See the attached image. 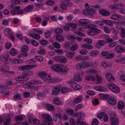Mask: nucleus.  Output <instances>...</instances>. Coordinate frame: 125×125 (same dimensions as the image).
<instances>
[{
  "mask_svg": "<svg viewBox=\"0 0 125 125\" xmlns=\"http://www.w3.org/2000/svg\"><path fill=\"white\" fill-rule=\"evenodd\" d=\"M116 45V42H111L108 45L110 47H113L115 46Z\"/></svg>",
  "mask_w": 125,
  "mask_h": 125,
  "instance_id": "nucleus-50",
  "label": "nucleus"
},
{
  "mask_svg": "<svg viewBox=\"0 0 125 125\" xmlns=\"http://www.w3.org/2000/svg\"><path fill=\"white\" fill-rule=\"evenodd\" d=\"M28 46L27 45H24L22 46L21 51L22 52H27L28 50Z\"/></svg>",
  "mask_w": 125,
  "mask_h": 125,
  "instance_id": "nucleus-37",
  "label": "nucleus"
},
{
  "mask_svg": "<svg viewBox=\"0 0 125 125\" xmlns=\"http://www.w3.org/2000/svg\"><path fill=\"white\" fill-rule=\"evenodd\" d=\"M27 86L29 88L35 91H36L39 89V86H32L30 84H27Z\"/></svg>",
  "mask_w": 125,
  "mask_h": 125,
  "instance_id": "nucleus-21",
  "label": "nucleus"
},
{
  "mask_svg": "<svg viewBox=\"0 0 125 125\" xmlns=\"http://www.w3.org/2000/svg\"><path fill=\"white\" fill-rule=\"evenodd\" d=\"M114 55V54L113 53L111 54H108L106 55V58L107 59H109L113 57Z\"/></svg>",
  "mask_w": 125,
  "mask_h": 125,
  "instance_id": "nucleus-59",
  "label": "nucleus"
},
{
  "mask_svg": "<svg viewBox=\"0 0 125 125\" xmlns=\"http://www.w3.org/2000/svg\"><path fill=\"white\" fill-rule=\"evenodd\" d=\"M61 57V56H57L54 57V59L55 61L56 62H60Z\"/></svg>",
  "mask_w": 125,
  "mask_h": 125,
  "instance_id": "nucleus-41",
  "label": "nucleus"
},
{
  "mask_svg": "<svg viewBox=\"0 0 125 125\" xmlns=\"http://www.w3.org/2000/svg\"><path fill=\"white\" fill-rule=\"evenodd\" d=\"M82 63V66L83 67V69L88 67L89 66V63L86 62H83Z\"/></svg>",
  "mask_w": 125,
  "mask_h": 125,
  "instance_id": "nucleus-32",
  "label": "nucleus"
},
{
  "mask_svg": "<svg viewBox=\"0 0 125 125\" xmlns=\"http://www.w3.org/2000/svg\"><path fill=\"white\" fill-rule=\"evenodd\" d=\"M123 5V4L121 5L120 4H117L116 5H111L109 6V7L111 9H117L121 8V6Z\"/></svg>",
  "mask_w": 125,
  "mask_h": 125,
  "instance_id": "nucleus-15",
  "label": "nucleus"
},
{
  "mask_svg": "<svg viewBox=\"0 0 125 125\" xmlns=\"http://www.w3.org/2000/svg\"><path fill=\"white\" fill-rule=\"evenodd\" d=\"M61 65L59 64L52 65L51 66V69L53 70L58 72H59Z\"/></svg>",
  "mask_w": 125,
  "mask_h": 125,
  "instance_id": "nucleus-8",
  "label": "nucleus"
},
{
  "mask_svg": "<svg viewBox=\"0 0 125 125\" xmlns=\"http://www.w3.org/2000/svg\"><path fill=\"white\" fill-rule=\"evenodd\" d=\"M35 58L39 62L42 61L43 60V58L42 57L40 56H36Z\"/></svg>",
  "mask_w": 125,
  "mask_h": 125,
  "instance_id": "nucleus-46",
  "label": "nucleus"
},
{
  "mask_svg": "<svg viewBox=\"0 0 125 125\" xmlns=\"http://www.w3.org/2000/svg\"><path fill=\"white\" fill-rule=\"evenodd\" d=\"M60 91L59 87L56 86L53 88L52 91V94L56 95L58 94Z\"/></svg>",
  "mask_w": 125,
  "mask_h": 125,
  "instance_id": "nucleus-11",
  "label": "nucleus"
},
{
  "mask_svg": "<svg viewBox=\"0 0 125 125\" xmlns=\"http://www.w3.org/2000/svg\"><path fill=\"white\" fill-rule=\"evenodd\" d=\"M77 49V46L75 44H74L70 48V50L72 51H74L76 50Z\"/></svg>",
  "mask_w": 125,
  "mask_h": 125,
  "instance_id": "nucleus-44",
  "label": "nucleus"
},
{
  "mask_svg": "<svg viewBox=\"0 0 125 125\" xmlns=\"http://www.w3.org/2000/svg\"><path fill=\"white\" fill-rule=\"evenodd\" d=\"M11 118L9 117H5L3 120L4 125H9Z\"/></svg>",
  "mask_w": 125,
  "mask_h": 125,
  "instance_id": "nucleus-13",
  "label": "nucleus"
},
{
  "mask_svg": "<svg viewBox=\"0 0 125 125\" xmlns=\"http://www.w3.org/2000/svg\"><path fill=\"white\" fill-rule=\"evenodd\" d=\"M82 97L81 96L78 97L74 101V103L75 104H78L81 102Z\"/></svg>",
  "mask_w": 125,
  "mask_h": 125,
  "instance_id": "nucleus-28",
  "label": "nucleus"
},
{
  "mask_svg": "<svg viewBox=\"0 0 125 125\" xmlns=\"http://www.w3.org/2000/svg\"><path fill=\"white\" fill-rule=\"evenodd\" d=\"M53 45L57 49H59L60 48V45L58 42L54 43H53Z\"/></svg>",
  "mask_w": 125,
  "mask_h": 125,
  "instance_id": "nucleus-58",
  "label": "nucleus"
},
{
  "mask_svg": "<svg viewBox=\"0 0 125 125\" xmlns=\"http://www.w3.org/2000/svg\"><path fill=\"white\" fill-rule=\"evenodd\" d=\"M110 120L111 121V125H118V122L117 119L114 115H111Z\"/></svg>",
  "mask_w": 125,
  "mask_h": 125,
  "instance_id": "nucleus-7",
  "label": "nucleus"
},
{
  "mask_svg": "<svg viewBox=\"0 0 125 125\" xmlns=\"http://www.w3.org/2000/svg\"><path fill=\"white\" fill-rule=\"evenodd\" d=\"M82 46L83 48L89 50L92 49L93 48L91 45L87 44H82Z\"/></svg>",
  "mask_w": 125,
  "mask_h": 125,
  "instance_id": "nucleus-20",
  "label": "nucleus"
},
{
  "mask_svg": "<svg viewBox=\"0 0 125 125\" xmlns=\"http://www.w3.org/2000/svg\"><path fill=\"white\" fill-rule=\"evenodd\" d=\"M62 29L61 28L59 29L57 28L55 31V32L56 34V35H59L60 34L62 33Z\"/></svg>",
  "mask_w": 125,
  "mask_h": 125,
  "instance_id": "nucleus-31",
  "label": "nucleus"
},
{
  "mask_svg": "<svg viewBox=\"0 0 125 125\" xmlns=\"http://www.w3.org/2000/svg\"><path fill=\"white\" fill-rule=\"evenodd\" d=\"M40 44L42 45H45L47 43V41L45 40H42L40 41Z\"/></svg>",
  "mask_w": 125,
  "mask_h": 125,
  "instance_id": "nucleus-49",
  "label": "nucleus"
},
{
  "mask_svg": "<svg viewBox=\"0 0 125 125\" xmlns=\"http://www.w3.org/2000/svg\"><path fill=\"white\" fill-rule=\"evenodd\" d=\"M56 38L57 40L60 42H62L64 40L63 37L60 35H56Z\"/></svg>",
  "mask_w": 125,
  "mask_h": 125,
  "instance_id": "nucleus-25",
  "label": "nucleus"
},
{
  "mask_svg": "<svg viewBox=\"0 0 125 125\" xmlns=\"http://www.w3.org/2000/svg\"><path fill=\"white\" fill-rule=\"evenodd\" d=\"M85 116V115L82 112L80 113V116L77 118V120H81L82 119H83Z\"/></svg>",
  "mask_w": 125,
  "mask_h": 125,
  "instance_id": "nucleus-53",
  "label": "nucleus"
},
{
  "mask_svg": "<svg viewBox=\"0 0 125 125\" xmlns=\"http://www.w3.org/2000/svg\"><path fill=\"white\" fill-rule=\"evenodd\" d=\"M42 116L45 120L43 121V124L41 125H51L53 124V122L51 116L48 114H42Z\"/></svg>",
  "mask_w": 125,
  "mask_h": 125,
  "instance_id": "nucleus-1",
  "label": "nucleus"
},
{
  "mask_svg": "<svg viewBox=\"0 0 125 125\" xmlns=\"http://www.w3.org/2000/svg\"><path fill=\"white\" fill-rule=\"evenodd\" d=\"M46 108L48 111H51L54 109L53 106L52 105L49 104H46L45 106Z\"/></svg>",
  "mask_w": 125,
  "mask_h": 125,
  "instance_id": "nucleus-26",
  "label": "nucleus"
},
{
  "mask_svg": "<svg viewBox=\"0 0 125 125\" xmlns=\"http://www.w3.org/2000/svg\"><path fill=\"white\" fill-rule=\"evenodd\" d=\"M53 102L54 104L57 105L60 104L61 103L58 98L54 99L53 101Z\"/></svg>",
  "mask_w": 125,
  "mask_h": 125,
  "instance_id": "nucleus-36",
  "label": "nucleus"
},
{
  "mask_svg": "<svg viewBox=\"0 0 125 125\" xmlns=\"http://www.w3.org/2000/svg\"><path fill=\"white\" fill-rule=\"evenodd\" d=\"M88 21V20H87L82 19L80 20L79 22L82 25H86L89 22Z\"/></svg>",
  "mask_w": 125,
  "mask_h": 125,
  "instance_id": "nucleus-27",
  "label": "nucleus"
},
{
  "mask_svg": "<svg viewBox=\"0 0 125 125\" xmlns=\"http://www.w3.org/2000/svg\"><path fill=\"white\" fill-rule=\"evenodd\" d=\"M93 104L94 105L98 104L99 103V102L98 100L97 99H94L93 102Z\"/></svg>",
  "mask_w": 125,
  "mask_h": 125,
  "instance_id": "nucleus-62",
  "label": "nucleus"
},
{
  "mask_svg": "<svg viewBox=\"0 0 125 125\" xmlns=\"http://www.w3.org/2000/svg\"><path fill=\"white\" fill-rule=\"evenodd\" d=\"M100 13L102 16H108L110 14V12L107 10L104 9H100L99 10Z\"/></svg>",
  "mask_w": 125,
  "mask_h": 125,
  "instance_id": "nucleus-9",
  "label": "nucleus"
},
{
  "mask_svg": "<svg viewBox=\"0 0 125 125\" xmlns=\"http://www.w3.org/2000/svg\"><path fill=\"white\" fill-rule=\"evenodd\" d=\"M84 41L89 44L91 43L92 42V40L89 38H85L84 39Z\"/></svg>",
  "mask_w": 125,
  "mask_h": 125,
  "instance_id": "nucleus-57",
  "label": "nucleus"
},
{
  "mask_svg": "<svg viewBox=\"0 0 125 125\" xmlns=\"http://www.w3.org/2000/svg\"><path fill=\"white\" fill-rule=\"evenodd\" d=\"M31 37L34 39L38 40L40 38V36L39 34H35L31 36Z\"/></svg>",
  "mask_w": 125,
  "mask_h": 125,
  "instance_id": "nucleus-38",
  "label": "nucleus"
},
{
  "mask_svg": "<svg viewBox=\"0 0 125 125\" xmlns=\"http://www.w3.org/2000/svg\"><path fill=\"white\" fill-rule=\"evenodd\" d=\"M81 78V77L78 76H75L74 78V80H74H74L78 81H80L82 79Z\"/></svg>",
  "mask_w": 125,
  "mask_h": 125,
  "instance_id": "nucleus-55",
  "label": "nucleus"
},
{
  "mask_svg": "<svg viewBox=\"0 0 125 125\" xmlns=\"http://www.w3.org/2000/svg\"><path fill=\"white\" fill-rule=\"evenodd\" d=\"M15 121H22L23 120V118L20 115H19L17 116H16L15 117Z\"/></svg>",
  "mask_w": 125,
  "mask_h": 125,
  "instance_id": "nucleus-40",
  "label": "nucleus"
},
{
  "mask_svg": "<svg viewBox=\"0 0 125 125\" xmlns=\"http://www.w3.org/2000/svg\"><path fill=\"white\" fill-rule=\"evenodd\" d=\"M83 67L82 63H79L77 64L76 65V69L78 70H80L82 69Z\"/></svg>",
  "mask_w": 125,
  "mask_h": 125,
  "instance_id": "nucleus-43",
  "label": "nucleus"
},
{
  "mask_svg": "<svg viewBox=\"0 0 125 125\" xmlns=\"http://www.w3.org/2000/svg\"><path fill=\"white\" fill-rule=\"evenodd\" d=\"M40 76L45 81H49L53 82L56 81V80L54 79H52L45 72H42L40 74Z\"/></svg>",
  "mask_w": 125,
  "mask_h": 125,
  "instance_id": "nucleus-2",
  "label": "nucleus"
},
{
  "mask_svg": "<svg viewBox=\"0 0 125 125\" xmlns=\"http://www.w3.org/2000/svg\"><path fill=\"white\" fill-rule=\"evenodd\" d=\"M124 103L122 101H120L118 103L117 107L120 110H122L124 108Z\"/></svg>",
  "mask_w": 125,
  "mask_h": 125,
  "instance_id": "nucleus-18",
  "label": "nucleus"
},
{
  "mask_svg": "<svg viewBox=\"0 0 125 125\" xmlns=\"http://www.w3.org/2000/svg\"><path fill=\"white\" fill-rule=\"evenodd\" d=\"M13 98L14 99H15L16 100L17 99H21V95L20 94H16L14 96Z\"/></svg>",
  "mask_w": 125,
  "mask_h": 125,
  "instance_id": "nucleus-60",
  "label": "nucleus"
},
{
  "mask_svg": "<svg viewBox=\"0 0 125 125\" xmlns=\"http://www.w3.org/2000/svg\"><path fill=\"white\" fill-rule=\"evenodd\" d=\"M68 83L69 84L71 85V86L75 90H79L81 89V87L80 85H79L77 83H74V80L69 81Z\"/></svg>",
  "mask_w": 125,
  "mask_h": 125,
  "instance_id": "nucleus-6",
  "label": "nucleus"
},
{
  "mask_svg": "<svg viewBox=\"0 0 125 125\" xmlns=\"http://www.w3.org/2000/svg\"><path fill=\"white\" fill-rule=\"evenodd\" d=\"M94 8V7L93 6H89L86 8L85 10L83 11V13L85 15L88 14L93 15L96 12Z\"/></svg>",
  "mask_w": 125,
  "mask_h": 125,
  "instance_id": "nucleus-3",
  "label": "nucleus"
},
{
  "mask_svg": "<svg viewBox=\"0 0 125 125\" xmlns=\"http://www.w3.org/2000/svg\"><path fill=\"white\" fill-rule=\"evenodd\" d=\"M98 54L99 52L98 51L94 50L90 53L89 55L90 56H95Z\"/></svg>",
  "mask_w": 125,
  "mask_h": 125,
  "instance_id": "nucleus-33",
  "label": "nucleus"
},
{
  "mask_svg": "<svg viewBox=\"0 0 125 125\" xmlns=\"http://www.w3.org/2000/svg\"><path fill=\"white\" fill-rule=\"evenodd\" d=\"M102 22L105 24H107L111 26L113 25V22L111 20H103L102 21Z\"/></svg>",
  "mask_w": 125,
  "mask_h": 125,
  "instance_id": "nucleus-22",
  "label": "nucleus"
},
{
  "mask_svg": "<svg viewBox=\"0 0 125 125\" xmlns=\"http://www.w3.org/2000/svg\"><path fill=\"white\" fill-rule=\"evenodd\" d=\"M11 46V44L9 42H7L5 44V46L6 48L9 49Z\"/></svg>",
  "mask_w": 125,
  "mask_h": 125,
  "instance_id": "nucleus-64",
  "label": "nucleus"
},
{
  "mask_svg": "<svg viewBox=\"0 0 125 125\" xmlns=\"http://www.w3.org/2000/svg\"><path fill=\"white\" fill-rule=\"evenodd\" d=\"M66 111L70 115H73V112L72 109H68L66 110Z\"/></svg>",
  "mask_w": 125,
  "mask_h": 125,
  "instance_id": "nucleus-45",
  "label": "nucleus"
},
{
  "mask_svg": "<svg viewBox=\"0 0 125 125\" xmlns=\"http://www.w3.org/2000/svg\"><path fill=\"white\" fill-rule=\"evenodd\" d=\"M67 59L64 57L61 56L60 62L61 63H66L67 62Z\"/></svg>",
  "mask_w": 125,
  "mask_h": 125,
  "instance_id": "nucleus-48",
  "label": "nucleus"
},
{
  "mask_svg": "<svg viewBox=\"0 0 125 125\" xmlns=\"http://www.w3.org/2000/svg\"><path fill=\"white\" fill-rule=\"evenodd\" d=\"M98 43L99 45L101 46H103L104 45L105 43V42L102 40L98 41Z\"/></svg>",
  "mask_w": 125,
  "mask_h": 125,
  "instance_id": "nucleus-51",
  "label": "nucleus"
},
{
  "mask_svg": "<svg viewBox=\"0 0 125 125\" xmlns=\"http://www.w3.org/2000/svg\"><path fill=\"white\" fill-rule=\"evenodd\" d=\"M85 79L87 81L92 80V81H94L95 80V78L93 76H86L85 77Z\"/></svg>",
  "mask_w": 125,
  "mask_h": 125,
  "instance_id": "nucleus-34",
  "label": "nucleus"
},
{
  "mask_svg": "<svg viewBox=\"0 0 125 125\" xmlns=\"http://www.w3.org/2000/svg\"><path fill=\"white\" fill-rule=\"evenodd\" d=\"M10 56L9 54H6L3 56L0 57L1 61L4 62L8 63L10 61L11 58L9 57Z\"/></svg>",
  "mask_w": 125,
  "mask_h": 125,
  "instance_id": "nucleus-5",
  "label": "nucleus"
},
{
  "mask_svg": "<svg viewBox=\"0 0 125 125\" xmlns=\"http://www.w3.org/2000/svg\"><path fill=\"white\" fill-rule=\"evenodd\" d=\"M83 107L82 104H80L77 105L75 109V111L78 110L79 109Z\"/></svg>",
  "mask_w": 125,
  "mask_h": 125,
  "instance_id": "nucleus-61",
  "label": "nucleus"
},
{
  "mask_svg": "<svg viewBox=\"0 0 125 125\" xmlns=\"http://www.w3.org/2000/svg\"><path fill=\"white\" fill-rule=\"evenodd\" d=\"M46 4L48 5L52 6V5H54L55 3L53 1L49 0L47 1Z\"/></svg>",
  "mask_w": 125,
  "mask_h": 125,
  "instance_id": "nucleus-42",
  "label": "nucleus"
},
{
  "mask_svg": "<svg viewBox=\"0 0 125 125\" xmlns=\"http://www.w3.org/2000/svg\"><path fill=\"white\" fill-rule=\"evenodd\" d=\"M23 95L25 97L27 98L30 96V94L29 92H25L23 93Z\"/></svg>",
  "mask_w": 125,
  "mask_h": 125,
  "instance_id": "nucleus-54",
  "label": "nucleus"
},
{
  "mask_svg": "<svg viewBox=\"0 0 125 125\" xmlns=\"http://www.w3.org/2000/svg\"><path fill=\"white\" fill-rule=\"evenodd\" d=\"M30 67L29 65H25L22 66L21 67V69L23 70H29V68Z\"/></svg>",
  "mask_w": 125,
  "mask_h": 125,
  "instance_id": "nucleus-52",
  "label": "nucleus"
},
{
  "mask_svg": "<svg viewBox=\"0 0 125 125\" xmlns=\"http://www.w3.org/2000/svg\"><path fill=\"white\" fill-rule=\"evenodd\" d=\"M94 89L100 92H104L105 91V89L102 87L98 86H95L94 87Z\"/></svg>",
  "mask_w": 125,
  "mask_h": 125,
  "instance_id": "nucleus-29",
  "label": "nucleus"
},
{
  "mask_svg": "<svg viewBox=\"0 0 125 125\" xmlns=\"http://www.w3.org/2000/svg\"><path fill=\"white\" fill-rule=\"evenodd\" d=\"M107 86L114 93H118L120 91V88L113 83L108 84Z\"/></svg>",
  "mask_w": 125,
  "mask_h": 125,
  "instance_id": "nucleus-4",
  "label": "nucleus"
},
{
  "mask_svg": "<svg viewBox=\"0 0 125 125\" xmlns=\"http://www.w3.org/2000/svg\"><path fill=\"white\" fill-rule=\"evenodd\" d=\"M106 76L107 79L109 81H112L115 79L112 75L109 73H107Z\"/></svg>",
  "mask_w": 125,
  "mask_h": 125,
  "instance_id": "nucleus-12",
  "label": "nucleus"
},
{
  "mask_svg": "<svg viewBox=\"0 0 125 125\" xmlns=\"http://www.w3.org/2000/svg\"><path fill=\"white\" fill-rule=\"evenodd\" d=\"M122 18V17L121 16L117 14H113L111 17V19L117 20H120Z\"/></svg>",
  "mask_w": 125,
  "mask_h": 125,
  "instance_id": "nucleus-14",
  "label": "nucleus"
},
{
  "mask_svg": "<svg viewBox=\"0 0 125 125\" xmlns=\"http://www.w3.org/2000/svg\"><path fill=\"white\" fill-rule=\"evenodd\" d=\"M108 103L110 104L114 105L116 104V102L115 99L114 98H111L108 100Z\"/></svg>",
  "mask_w": 125,
  "mask_h": 125,
  "instance_id": "nucleus-16",
  "label": "nucleus"
},
{
  "mask_svg": "<svg viewBox=\"0 0 125 125\" xmlns=\"http://www.w3.org/2000/svg\"><path fill=\"white\" fill-rule=\"evenodd\" d=\"M115 51L118 52H122L124 51V49L123 47L120 46L118 45L116 46L115 48Z\"/></svg>",
  "mask_w": 125,
  "mask_h": 125,
  "instance_id": "nucleus-10",
  "label": "nucleus"
},
{
  "mask_svg": "<svg viewBox=\"0 0 125 125\" xmlns=\"http://www.w3.org/2000/svg\"><path fill=\"white\" fill-rule=\"evenodd\" d=\"M31 43L34 46L36 47L37 46H38V43L35 40L32 39H31Z\"/></svg>",
  "mask_w": 125,
  "mask_h": 125,
  "instance_id": "nucleus-39",
  "label": "nucleus"
},
{
  "mask_svg": "<svg viewBox=\"0 0 125 125\" xmlns=\"http://www.w3.org/2000/svg\"><path fill=\"white\" fill-rule=\"evenodd\" d=\"M34 8V6L33 5H31L28 6L25 8L24 9L25 11L27 12H30Z\"/></svg>",
  "mask_w": 125,
  "mask_h": 125,
  "instance_id": "nucleus-17",
  "label": "nucleus"
},
{
  "mask_svg": "<svg viewBox=\"0 0 125 125\" xmlns=\"http://www.w3.org/2000/svg\"><path fill=\"white\" fill-rule=\"evenodd\" d=\"M70 27L75 28L77 27V25L74 23H68L67 24Z\"/></svg>",
  "mask_w": 125,
  "mask_h": 125,
  "instance_id": "nucleus-47",
  "label": "nucleus"
},
{
  "mask_svg": "<svg viewBox=\"0 0 125 125\" xmlns=\"http://www.w3.org/2000/svg\"><path fill=\"white\" fill-rule=\"evenodd\" d=\"M81 120H77L76 121L77 125H88L84 122L81 121Z\"/></svg>",
  "mask_w": 125,
  "mask_h": 125,
  "instance_id": "nucleus-30",
  "label": "nucleus"
},
{
  "mask_svg": "<svg viewBox=\"0 0 125 125\" xmlns=\"http://www.w3.org/2000/svg\"><path fill=\"white\" fill-rule=\"evenodd\" d=\"M93 29L95 33L96 34H99L100 33V31L99 29L96 28Z\"/></svg>",
  "mask_w": 125,
  "mask_h": 125,
  "instance_id": "nucleus-63",
  "label": "nucleus"
},
{
  "mask_svg": "<svg viewBox=\"0 0 125 125\" xmlns=\"http://www.w3.org/2000/svg\"><path fill=\"white\" fill-rule=\"evenodd\" d=\"M68 68L66 66H63L61 65V67L60 68V72H66L68 71Z\"/></svg>",
  "mask_w": 125,
  "mask_h": 125,
  "instance_id": "nucleus-23",
  "label": "nucleus"
},
{
  "mask_svg": "<svg viewBox=\"0 0 125 125\" xmlns=\"http://www.w3.org/2000/svg\"><path fill=\"white\" fill-rule=\"evenodd\" d=\"M120 35L122 38H125V28H121L120 29Z\"/></svg>",
  "mask_w": 125,
  "mask_h": 125,
  "instance_id": "nucleus-19",
  "label": "nucleus"
},
{
  "mask_svg": "<svg viewBox=\"0 0 125 125\" xmlns=\"http://www.w3.org/2000/svg\"><path fill=\"white\" fill-rule=\"evenodd\" d=\"M87 32L88 34L90 35H93L95 34L94 32L93 29L88 30L87 31Z\"/></svg>",
  "mask_w": 125,
  "mask_h": 125,
  "instance_id": "nucleus-35",
  "label": "nucleus"
},
{
  "mask_svg": "<svg viewBox=\"0 0 125 125\" xmlns=\"http://www.w3.org/2000/svg\"><path fill=\"white\" fill-rule=\"evenodd\" d=\"M10 54L12 56H14L17 54L18 52L14 48H12L10 50Z\"/></svg>",
  "mask_w": 125,
  "mask_h": 125,
  "instance_id": "nucleus-24",
  "label": "nucleus"
},
{
  "mask_svg": "<svg viewBox=\"0 0 125 125\" xmlns=\"http://www.w3.org/2000/svg\"><path fill=\"white\" fill-rule=\"evenodd\" d=\"M98 121L96 119H94L92 122V125H98Z\"/></svg>",
  "mask_w": 125,
  "mask_h": 125,
  "instance_id": "nucleus-56",
  "label": "nucleus"
}]
</instances>
